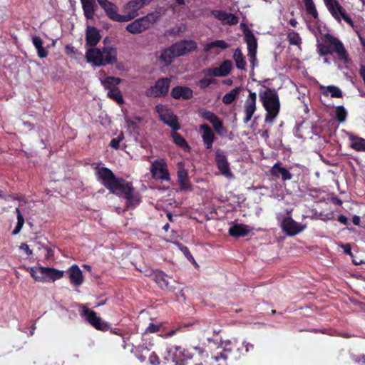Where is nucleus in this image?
<instances>
[{
  "label": "nucleus",
  "instance_id": "39448f33",
  "mask_svg": "<svg viewBox=\"0 0 365 365\" xmlns=\"http://www.w3.org/2000/svg\"><path fill=\"white\" fill-rule=\"evenodd\" d=\"M259 98L267 111L264 121L272 124L279 111L280 103L278 96L274 90L268 88L264 93L259 94Z\"/></svg>",
  "mask_w": 365,
  "mask_h": 365
},
{
  "label": "nucleus",
  "instance_id": "8fccbe9b",
  "mask_svg": "<svg viewBox=\"0 0 365 365\" xmlns=\"http://www.w3.org/2000/svg\"><path fill=\"white\" fill-rule=\"evenodd\" d=\"M140 118H136L135 120H133L127 116L125 117V125L128 128L136 129L138 128V123L140 122Z\"/></svg>",
  "mask_w": 365,
  "mask_h": 365
},
{
  "label": "nucleus",
  "instance_id": "0e129e2a",
  "mask_svg": "<svg viewBox=\"0 0 365 365\" xmlns=\"http://www.w3.org/2000/svg\"><path fill=\"white\" fill-rule=\"evenodd\" d=\"M338 221L343 225H346L348 220L346 216L341 215L338 217Z\"/></svg>",
  "mask_w": 365,
  "mask_h": 365
},
{
  "label": "nucleus",
  "instance_id": "774afa93",
  "mask_svg": "<svg viewBox=\"0 0 365 365\" xmlns=\"http://www.w3.org/2000/svg\"><path fill=\"white\" fill-rule=\"evenodd\" d=\"M352 221L355 225H358L360 222V217L359 216L355 215L354 216Z\"/></svg>",
  "mask_w": 365,
  "mask_h": 365
},
{
  "label": "nucleus",
  "instance_id": "4d7b16f0",
  "mask_svg": "<svg viewBox=\"0 0 365 365\" xmlns=\"http://www.w3.org/2000/svg\"><path fill=\"white\" fill-rule=\"evenodd\" d=\"M213 82H214V80L212 78H205L200 79L197 82V85L201 88H205L208 87Z\"/></svg>",
  "mask_w": 365,
  "mask_h": 365
},
{
  "label": "nucleus",
  "instance_id": "864d4df0",
  "mask_svg": "<svg viewBox=\"0 0 365 365\" xmlns=\"http://www.w3.org/2000/svg\"><path fill=\"white\" fill-rule=\"evenodd\" d=\"M202 116L207 120L210 123L216 120L218 117L210 111H205L202 113Z\"/></svg>",
  "mask_w": 365,
  "mask_h": 365
},
{
  "label": "nucleus",
  "instance_id": "79ce46f5",
  "mask_svg": "<svg viewBox=\"0 0 365 365\" xmlns=\"http://www.w3.org/2000/svg\"><path fill=\"white\" fill-rule=\"evenodd\" d=\"M16 212L17 215V223H16L15 229L12 232V234L14 235H16L20 232V231L22 229L24 224V219L23 215L21 213L19 208H18V207L16 208Z\"/></svg>",
  "mask_w": 365,
  "mask_h": 365
},
{
  "label": "nucleus",
  "instance_id": "4c0bfd02",
  "mask_svg": "<svg viewBox=\"0 0 365 365\" xmlns=\"http://www.w3.org/2000/svg\"><path fill=\"white\" fill-rule=\"evenodd\" d=\"M350 140V146L353 149L356 150V151L365 152V139L359 137L351 136Z\"/></svg>",
  "mask_w": 365,
  "mask_h": 365
},
{
  "label": "nucleus",
  "instance_id": "49530a36",
  "mask_svg": "<svg viewBox=\"0 0 365 365\" xmlns=\"http://www.w3.org/2000/svg\"><path fill=\"white\" fill-rule=\"evenodd\" d=\"M81 316L85 317L86 319H101L96 316V313L86 307H82Z\"/></svg>",
  "mask_w": 365,
  "mask_h": 365
},
{
  "label": "nucleus",
  "instance_id": "c9c22d12",
  "mask_svg": "<svg viewBox=\"0 0 365 365\" xmlns=\"http://www.w3.org/2000/svg\"><path fill=\"white\" fill-rule=\"evenodd\" d=\"M32 42L34 46L37 50L38 55L40 58H46L48 55V52L43 47V41L38 36H34L32 38Z\"/></svg>",
  "mask_w": 365,
  "mask_h": 365
},
{
  "label": "nucleus",
  "instance_id": "09e8293b",
  "mask_svg": "<svg viewBox=\"0 0 365 365\" xmlns=\"http://www.w3.org/2000/svg\"><path fill=\"white\" fill-rule=\"evenodd\" d=\"M336 116L339 122H344L346 117V111L343 106L336 108Z\"/></svg>",
  "mask_w": 365,
  "mask_h": 365
},
{
  "label": "nucleus",
  "instance_id": "f704fd0d",
  "mask_svg": "<svg viewBox=\"0 0 365 365\" xmlns=\"http://www.w3.org/2000/svg\"><path fill=\"white\" fill-rule=\"evenodd\" d=\"M175 57L176 56L174 55V51L170 46V48H166L161 52L160 60L162 63H163L164 66H168L172 62L173 58Z\"/></svg>",
  "mask_w": 365,
  "mask_h": 365
},
{
  "label": "nucleus",
  "instance_id": "473e14b6",
  "mask_svg": "<svg viewBox=\"0 0 365 365\" xmlns=\"http://www.w3.org/2000/svg\"><path fill=\"white\" fill-rule=\"evenodd\" d=\"M233 59L238 69L245 70L247 63L240 48H237L235 50Z\"/></svg>",
  "mask_w": 365,
  "mask_h": 365
},
{
  "label": "nucleus",
  "instance_id": "ddd939ff",
  "mask_svg": "<svg viewBox=\"0 0 365 365\" xmlns=\"http://www.w3.org/2000/svg\"><path fill=\"white\" fill-rule=\"evenodd\" d=\"M257 110V94L255 92L249 91V95L243 104L244 123L250 121Z\"/></svg>",
  "mask_w": 365,
  "mask_h": 365
},
{
  "label": "nucleus",
  "instance_id": "5701e85b",
  "mask_svg": "<svg viewBox=\"0 0 365 365\" xmlns=\"http://www.w3.org/2000/svg\"><path fill=\"white\" fill-rule=\"evenodd\" d=\"M86 44L91 48L96 47L101 36L99 31L93 26H88L86 31Z\"/></svg>",
  "mask_w": 365,
  "mask_h": 365
},
{
  "label": "nucleus",
  "instance_id": "69168bd1",
  "mask_svg": "<svg viewBox=\"0 0 365 365\" xmlns=\"http://www.w3.org/2000/svg\"><path fill=\"white\" fill-rule=\"evenodd\" d=\"M182 251H183L184 254L187 257L188 259H192L194 263L196 264L192 256L190 255V253L188 251V249L186 247H183Z\"/></svg>",
  "mask_w": 365,
  "mask_h": 365
},
{
  "label": "nucleus",
  "instance_id": "ea45409f",
  "mask_svg": "<svg viewBox=\"0 0 365 365\" xmlns=\"http://www.w3.org/2000/svg\"><path fill=\"white\" fill-rule=\"evenodd\" d=\"M107 96L115 101L119 105L124 103L123 95L118 88L111 91H108L107 93Z\"/></svg>",
  "mask_w": 365,
  "mask_h": 365
},
{
  "label": "nucleus",
  "instance_id": "13d9d810",
  "mask_svg": "<svg viewBox=\"0 0 365 365\" xmlns=\"http://www.w3.org/2000/svg\"><path fill=\"white\" fill-rule=\"evenodd\" d=\"M148 359L152 365H158L160 364V359L154 351L150 354Z\"/></svg>",
  "mask_w": 365,
  "mask_h": 365
},
{
  "label": "nucleus",
  "instance_id": "aec40b11",
  "mask_svg": "<svg viewBox=\"0 0 365 365\" xmlns=\"http://www.w3.org/2000/svg\"><path fill=\"white\" fill-rule=\"evenodd\" d=\"M282 229L289 235H295L304 229V226L294 221L290 217L285 218L282 222Z\"/></svg>",
  "mask_w": 365,
  "mask_h": 365
},
{
  "label": "nucleus",
  "instance_id": "37998d69",
  "mask_svg": "<svg viewBox=\"0 0 365 365\" xmlns=\"http://www.w3.org/2000/svg\"><path fill=\"white\" fill-rule=\"evenodd\" d=\"M191 326H192V324H191V323H187V324H184L180 325L177 328L173 329L170 331H169L168 332H167L165 335L168 336H172L178 331H185L188 330V328Z\"/></svg>",
  "mask_w": 365,
  "mask_h": 365
},
{
  "label": "nucleus",
  "instance_id": "58836bf2",
  "mask_svg": "<svg viewBox=\"0 0 365 365\" xmlns=\"http://www.w3.org/2000/svg\"><path fill=\"white\" fill-rule=\"evenodd\" d=\"M242 91V87H237L232 91H230L229 93H226L223 98H222V102L226 104L229 105L232 103L237 96L239 95L240 91Z\"/></svg>",
  "mask_w": 365,
  "mask_h": 365
},
{
  "label": "nucleus",
  "instance_id": "a19ab883",
  "mask_svg": "<svg viewBox=\"0 0 365 365\" xmlns=\"http://www.w3.org/2000/svg\"><path fill=\"white\" fill-rule=\"evenodd\" d=\"M306 11L308 14L312 15L314 19L318 18V12L312 0H304Z\"/></svg>",
  "mask_w": 365,
  "mask_h": 365
},
{
  "label": "nucleus",
  "instance_id": "cd10ccee",
  "mask_svg": "<svg viewBox=\"0 0 365 365\" xmlns=\"http://www.w3.org/2000/svg\"><path fill=\"white\" fill-rule=\"evenodd\" d=\"M270 173L274 177L281 175L283 180H289L292 178V174L285 168L282 167L279 163H277L272 166Z\"/></svg>",
  "mask_w": 365,
  "mask_h": 365
},
{
  "label": "nucleus",
  "instance_id": "1a4fd4ad",
  "mask_svg": "<svg viewBox=\"0 0 365 365\" xmlns=\"http://www.w3.org/2000/svg\"><path fill=\"white\" fill-rule=\"evenodd\" d=\"M324 4L331 15L339 22L344 19L348 24L353 26L352 20L346 14L345 10L338 0H324Z\"/></svg>",
  "mask_w": 365,
  "mask_h": 365
},
{
  "label": "nucleus",
  "instance_id": "2eb2a0df",
  "mask_svg": "<svg viewBox=\"0 0 365 365\" xmlns=\"http://www.w3.org/2000/svg\"><path fill=\"white\" fill-rule=\"evenodd\" d=\"M232 68V61L230 60H225L218 67L204 69L202 73L210 77H225L230 73Z\"/></svg>",
  "mask_w": 365,
  "mask_h": 365
},
{
  "label": "nucleus",
  "instance_id": "b1692460",
  "mask_svg": "<svg viewBox=\"0 0 365 365\" xmlns=\"http://www.w3.org/2000/svg\"><path fill=\"white\" fill-rule=\"evenodd\" d=\"M143 6L140 3L139 0H130L125 6L124 9L126 14L128 21L134 19L138 16V11Z\"/></svg>",
  "mask_w": 365,
  "mask_h": 365
},
{
  "label": "nucleus",
  "instance_id": "a18cd8bd",
  "mask_svg": "<svg viewBox=\"0 0 365 365\" xmlns=\"http://www.w3.org/2000/svg\"><path fill=\"white\" fill-rule=\"evenodd\" d=\"M288 39L289 43L293 45L299 46L302 43L299 35L294 31L289 33Z\"/></svg>",
  "mask_w": 365,
  "mask_h": 365
},
{
  "label": "nucleus",
  "instance_id": "c85d7f7f",
  "mask_svg": "<svg viewBox=\"0 0 365 365\" xmlns=\"http://www.w3.org/2000/svg\"><path fill=\"white\" fill-rule=\"evenodd\" d=\"M63 271L58 270L54 268L44 267L43 270V282H54L63 277Z\"/></svg>",
  "mask_w": 365,
  "mask_h": 365
},
{
  "label": "nucleus",
  "instance_id": "052dcab7",
  "mask_svg": "<svg viewBox=\"0 0 365 365\" xmlns=\"http://www.w3.org/2000/svg\"><path fill=\"white\" fill-rule=\"evenodd\" d=\"M19 249L24 251L28 256H31L32 255V250L29 248V245L26 243H22L19 246Z\"/></svg>",
  "mask_w": 365,
  "mask_h": 365
},
{
  "label": "nucleus",
  "instance_id": "7c9ffc66",
  "mask_svg": "<svg viewBox=\"0 0 365 365\" xmlns=\"http://www.w3.org/2000/svg\"><path fill=\"white\" fill-rule=\"evenodd\" d=\"M250 231L251 229L247 225L237 224L230 228L229 233L233 237H240L247 235Z\"/></svg>",
  "mask_w": 365,
  "mask_h": 365
},
{
  "label": "nucleus",
  "instance_id": "e433bc0d",
  "mask_svg": "<svg viewBox=\"0 0 365 365\" xmlns=\"http://www.w3.org/2000/svg\"><path fill=\"white\" fill-rule=\"evenodd\" d=\"M323 93L326 96L330 95L333 98L342 97V92L339 88L335 86H322Z\"/></svg>",
  "mask_w": 365,
  "mask_h": 365
},
{
  "label": "nucleus",
  "instance_id": "dca6fc26",
  "mask_svg": "<svg viewBox=\"0 0 365 365\" xmlns=\"http://www.w3.org/2000/svg\"><path fill=\"white\" fill-rule=\"evenodd\" d=\"M174 55L177 57L185 55L197 48V43L193 40H183L171 46Z\"/></svg>",
  "mask_w": 365,
  "mask_h": 365
},
{
  "label": "nucleus",
  "instance_id": "f3484780",
  "mask_svg": "<svg viewBox=\"0 0 365 365\" xmlns=\"http://www.w3.org/2000/svg\"><path fill=\"white\" fill-rule=\"evenodd\" d=\"M215 162L217 168L222 175L228 179H232L234 178V175L230 170L227 158L222 151L220 150L216 151Z\"/></svg>",
  "mask_w": 365,
  "mask_h": 365
},
{
  "label": "nucleus",
  "instance_id": "4be33fe9",
  "mask_svg": "<svg viewBox=\"0 0 365 365\" xmlns=\"http://www.w3.org/2000/svg\"><path fill=\"white\" fill-rule=\"evenodd\" d=\"M70 282L74 286L78 287L83 282V276L78 265H72L68 270Z\"/></svg>",
  "mask_w": 365,
  "mask_h": 365
},
{
  "label": "nucleus",
  "instance_id": "c756f323",
  "mask_svg": "<svg viewBox=\"0 0 365 365\" xmlns=\"http://www.w3.org/2000/svg\"><path fill=\"white\" fill-rule=\"evenodd\" d=\"M92 327H93L95 329L106 331H110L111 333H113L115 334L120 335V330L117 328L113 329L111 326L106 322L105 321H88Z\"/></svg>",
  "mask_w": 365,
  "mask_h": 365
},
{
  "label": "nucleus",
  "instance_id": "423d86ee",
  "mask_svg": "<svg viewBox=\"0 0 365 365\" xmlns=\"http://www.w3.org/2000/svg\"><path fill=\"white\" fill-rule=\"evenodd\" d=\"M222 351L217 353L213 357L216 365H227V359H237L244 355L243 344H240L237 341H226L222 342Z\"/></svg>",
  "mask_w": 365,
  "mask_h": 365
},
{
  "label": "nucleus",
  "instance_id": "6e6552de",
  "mask_svg": "<svg viewBox=\"0 0 365 365\" xmlns=\"http://www.w3.org/2000/svg\"><path fill=\"white\" fill-rule=\"evenodd\" d=\"M240 26L244 29L245 39L247 45V56L249 57L252 68H254L257 65L256 58L257 48V38L252 32L247 28L245 24L242 23Z\"/></svg>",
  "mask_w": 365,
  "mask_h": 365
},
{
  "label": "nucleus",
  "instance_id": "393cba45",
  "mask_svg": "<svg viewBox=\"0 0 365 365\" xmlns=\"http://www.w3.org/2000/svg\"><path fill=\"white\" fill-rule=\"evenodd\" d=\"M178 179L182 189L188 190L190 187V184L188 178V174L187 170L185 168L184 163L180 162L178 164Z\"/></svg>",
  "mask_w": 365,
  "mask_h": 365
},
{
  "label": "nucleus",
  "instance_id": "de8ad7c7",
  "mask_svg": "<svg viewBox=\"0 0 365 365\" xmlns=\"http://www.w3.org/2000/svg\"><path fill=\"white\" fill-rule=\"evenodd\" d=\"M26 325L28 327V328L22 327V324L20 325L21 329L22 331L27 333L29 335L31 336L34 334V329H35V324L34 323V321H25Z\"/></svg>",
  "mask_w": 365,
  "mask_h": 365
},
{
  "label": "nucleus",
  "instance_id": "bf43d9fd",
  "mask_svg": "<svg viewBox=\"0 0 365 365\" xmlns=\"http://www.w3.org/2000/svg\"><path fill=\"white\" fill-rule=\"evenodd\" d=\"M123 135L121 134L120 136H118V138H113L111 141H110V145L113 148H118L119 147V143L120 142V140L123 139Z\"/></svg>",
  "mask_w": 365,
  "mask_h": 365
},
{
  "label": "nucleus",
  "instance_id": "6e6d98bb",
  "mask_svg": "<svg viewBox=\"0 0 365 365\" xmlns=\"http://www.w3.org/2000/svg\"><path fill=\"white\" fill-rule=\"evenodd\" d=\"M202 116L207 120L210 123L216 120L218 117L210 111H205L202 113Z\"/></svg>",
  "mask_w": 365,
  "mask_h": 365
},
{
  "label": "nucleus",
  "instance_id": "680f3d73",
  "mask_svg": "<svg viewBox=\"0 0 365 365\" xmlns=\"http://www.w3.org/2000/svg\"><path fill=\"white\" fill-rule=\"evenodd\" d=\"M242 344H243L244 354L248 352L250 349H252L254 348V345L250 343H242Z\"/></svg>",
  "mask_w": 365,
  "mask_h": 365
},
{
  "label": "nucleus",
  "instance_id": "9b49d317",
  "mask_svg": "<svg viewBox=\"0 0 365 365\" xmlns=\"http://www.w3.org/2000/svg\"><path fill=\"white\" fill-rule=\"evenodd\" d=\"M170 84L169 78L158 79L154 86L146 91L145 94L147 96L155 98L165 96L168 93Z\"/></svg>",
  "mask_w": 365,
  "mask_h": 365
},
{
  "label": "nucleus",
  "instance_id": "c03bdc74",
  "mask_svg": "<svg viewBox=\"0 0 365 365\" xmlns=\"http://www.w3.org/2000/svg\"><path fill=\"white\" fill-rule=\"evenodd\" d=\"M172 137H173L174 143L177 145H178L180 147H184L185 146L186 148H188V145L186 143L185 140L180 134H178V133L173 132L172 133Z\"/></svg>",
  "mask_w": 365,
  "mask_h": 365
},
{
  "label": "nucleus",
  "instance_id": "a211bd4d",
  "mask_svg": "<svg viewBox=\"0 0 365 365\" xmlns=\"http://www.w3.org/2000/svg\"><path fill=\"white\" fill-rule=\"evenodd\" d=\"M211 14L223 25L233 26L236 25L239 21L238 18L236 16L222 10H212Z\"/></svg>",
  "mask_w": 365,
  "mask_h": 365
},
{
  "label": "nucleus",
  "instance_id": "f8f14e48",
  "mask_svg": "<svg viewBox=\"0 0 365 365\" xmlns=\"http://www.w3.org/2000/svg\"><path fill=\"white\" fill-rule=\"evenodd\" d=\"M150 172L154 179L170 181V174L167 168V164L163 159H159L153 162Z\"/></svg>",
  "mask_w": 365,
  "mask_h": 365
},
{
  "label": "nucleus",
  "instance_id": "0eeeda50",
  "mask_svg": "<svg viewBox=\"0 0 365 365\" xmlns=\"http://www.w3.org/2000/svg\"><path fill=\"white\" fill-rule=\"evenodd\" d=\"M160 14L158 12L150 13L135 20L126 26V30L133 34H140L153 26L159 19Z\"/></svg>",
  "mask_w": 365,
  "mask_h": 365
},
{
  "label": "nucleus",
  "instance_id": "412c9836",
  "mask_svg": "<svg viewBox=\"0 0 365 365\" xmlns=\"http://www.w3.org/2000/svg\"><path fill=\"white\" fill-rule=\"evenodd\" d=\"M229 48V44L224 40H216L205 45L204 51L205 53L218 55L221 51Z\"/></svg>",
  "mask_w": 365,
  "mask_h": 365
},
{
  "label": "nucleus",
  "instance_id": "a878e982",
  "mask_svg": "<svg viewBox=\"0 0 365 365\" xmlns=\"http://www.w3.org/2000/svg\"><path fill=\"white\" fill-rule=\"evenodd\" d=\"M171 96L175 99H189L192 97V91L187 86H176L172 89Z\"/></svg>",
  "mask_w": 365,
  "mask_h": 365
},
{
  "label": "nucleus",
  "instance_id": "338daca9",
  "mask_svg": "<svg viewBox=\"0 0 365 365\" xmlns=\"http://www.w3.org/2000/svg\"><path fill=\"white\" fill-rule=\"evenodd\" d=\"M341 247L343 248L344 252H346L349 255H351V247L349 245H348V244L342 245Z\"/></svg>",
  "mask_w": 365,
  "mask_h": 365
},
{
  "label": "nucleus",
  "instance_id": "f03ea898",
  "mask_svg": "<svg viewBox=\"0 0 365 365\" xmlns=\"http://www.w3.org/2000/svg\"><path fill=\"white\" fill-rule=\"evenodd\" d=\"M85 58L86 62L93 66L112 65L118 61V51L116 48L110 46L90 48L86 51Z\"/></svg>",
  "mask_w": 365,
  "mask_h": 365
},
{
  "label": "nucleus",
  "instance_id": "20e7f679",
  "mask_svg": "<svg viewBox=\"0 0 365 365\" xmlns=\"http://www.w3.org/2000/svg\"><path fill=\"white\" fill-rule=\"evenodd\" d=\"M317 46V52L321 56L335 53L341 62L347 63L350 61L349 54L342 42L330 34H326L324 42H318Z\"/></svg>",
  "mask_w": 365,
  "mask_h": 365
},
{
  "label": "nucleus",
  "instance_id": "603ef678",
  "mask_svg": "<svg viewBox=\"0 0 365 365\" xmlns=\"http://www.w3.org/2000/svg\"><path fill=\"white\" fill-rule=\"evenodd\" d=\"M212 125L215 130L220 135H222L225 133V128L222 125V122L218 118L216 120L212 123Z\"/></svg>",
  "mask_w": 365,
  "mask_h": 365
},
{
  "label": "nucleus",
  "instance_id": "2f4dec72",
  "mask_svg": "<svg viewBox=\"0 0 365 365\" xmlns=\"http://www.w3.org/2000/svg\"><path fill=\"white\" fill-rule=\"evenodd\" d=\"M100 81L104 88L108 91L117 88L116 86L121 82L120 78L113 76H107Z\"/></svg>",
  "mask_w": 365,
  "mask_h": 365
},
{
  "label": "nucleus",
  "instance_id": "4468645a",
  "mask_svg": "<svg viewBox=\"0 0 365 365\" xmlns=\"http://www.w3.org/2000/svg\"><path fill=\"white\" fill-rule=\"evenodd\" d=\"M153 279L164 290L172 292L175 289V281L162 271L155 270L151 274Z\"/></svg>",
  "mask_w": 365,
  "mask_h": 365
},
{
  "label": "nucleus",
  "instance_id": "3c124183",
  "mask_svg": "<svg viewBox=\"0 0 365 365\" xmlns=\"http://www.w3.org/2000/svg\"><path fill=\"white\" fill-rule=\"evenodd\" d=\"M163 329V325L161 324L150 323L145 329V333H156L161 331Z\"/></svg>",
  "mask_w": 365,
  "mask_h": 365
},
{
  "label": "nucleus",
  "instance_id": "5fc2aeb1",
  "mask_svg": "<svg viewBox=\"0 0 365 365\" xmlns=\"http://www.w3.org/2000/svg\"><path fill=\"white\" fill-rule=\"evenodd\" d=\"M202 116L207 120L210 123L216 120L218 117L210 111H205L202 113Z\"/></svg>",
  "mask_w": 365,
  "mask_h": 365
},
{
  "label": "nucleus",
  "instance_id": "7ed1b4c3",
  "mask_svg": "<svg viewBox=\"0 0 365 365\" xmlns=\"http://www.w3.org/2000/svg\"><path fill=\"white\" fill-rule=\"evenodd\" d=\"M97 1L110 19L118 22L128 21L126 14H118L117 6L112 2L108 0H97ZM81 3L86 18L88 19H92L94 16L95 11L96 9L95 0H81Z\"/></svg>",
  "mask_w": 365,
  "mask_h": 365
},
{
  "label": "nucleus",
  "instance_id": "6ab92c4d",
  "mask_svg": "<svg viewBox=\"0 0 365 365\" xmlns=\"http://www.w3.org/2000/svg\"><path fill=\"white\" fill-rule=\"evenodd\" d=\"M193 354L189 349L176 347V351L173 354V361L175 365H187V361L192 358Z\"/></svg>",
  "mask_w": 365,
  "mask_h": 365
},
{
  "label": "nucleus",
  "instance_id": "e2e57ef3",
  "mask_svg": "<svg viewBox=\"0 0 365 365\" xmlns=\"http://www.w3.org/2000/svg\"><path fill=\"white\" fill-rule=\"evenodd\" d=\"M353 359L354 361L360 363L361 364H365V355H361L359 356H355L353 357Z\"/></svg>",
  "mask_w": 365,
  "mask_h": 365
},
{
  "label": "nucleus",
  "instance_id": "bb28decb",
  "mask_svg": "<svg viewBox=\"0 0 365 365\" xmlns=\"http://www.w3.org/2000/svg\"><path fill=\"white\" fill-rule=\"evenodd\" d=\"M200 130L202 132V138L207 149L212 146L215 135L212 129L206 124L200 125Z\"/></svg>",
  "mask_w": 365,
  "mask_h": 365
},
{
  "label": "nucleus",
  "instance_id": "9d476101",
  "mask_svg": "<svg viewBox=\"0 0 365 365\" xmlns=\"http://www.w3.org/2000/svg\"><path fill=\"white\" fill-rule=\"evenodd\" d=\"M155 110L158 113L160 120L171 128L175 130L180 128L177 116L166 106L158 104L155 106Z\"/></svg>",
  "mask_w": 365,
  "mask_h": 365
},
{
  "label": "nucleus",
  "instance_id": "72a5a7b5",
  "mask_svg": "<svg viewBox=\"0 0 365 365\" xmlns=\"http://www.w3.org/2000/svg\"><path fill=\"white\" fill-rule=\"evenodd\" d=\"M26 269L29 272L31 277L38 282H43V270L44 267L36 266L32 267H26Z\"/></svg>",
  "mask_w": 365,
  "mask_h": 365
},
{
  "label": "nucleus",
  "instance_id": "f257e3e1",
  "mask_svg": "<svg viewBox=\"0 0 365 365\" xmlns=\"http://www.w3.org/2000/svg\"><path fill=\"white\" fill-rule=\"evenodd\" d=\"M98 179L101 180L104 186L108 188L112 193L123 195L130 203L133 188L128 183L122 179L115 178L113 172L106 168H96Z\"/></svg>",
  "mask_w": 365,
  "mask_h": 365
}]
</instances>
